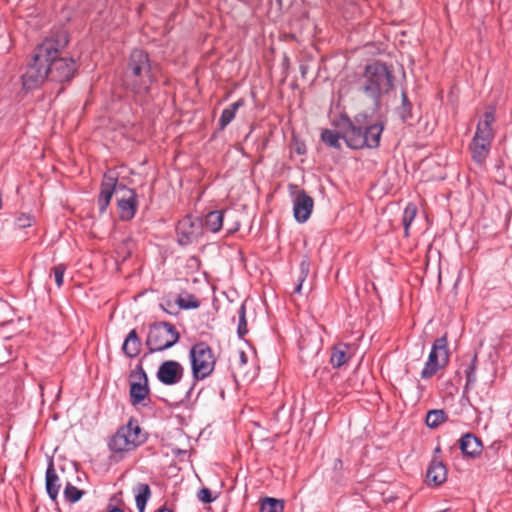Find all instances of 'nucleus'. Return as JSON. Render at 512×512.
<instances>
[{"mask_svg":"<svg viewBox=\"0 0 512 512\" xmlns=\"http://www.w3.org/2000/svg\"><path fill=\"white\" fill-rule=\"evenodd\" d=\"M333 467H334V469H335V470H340V469H342V467H343V462H342V460H341L340 458L335 459V461H334V466H333Z\"/></svg>","mask_w":512,"mask_h":512,"instance_id":"39","label":"nucleus"},{"mask_svg":"<svg viewBox=\"0 0 512 512\" xmlns=\"http://www.w3.org/2000/svg\"><path fill=\"white\" fill-rule=\"evenodd\" d=\"M225 210H214L208 212L203 222V229L206 228L212 233L219 232L223 227Z\"/></svg>","mask_w":512,"mask_h":512,"instance_id":"21","label":"nucleus"},{"mask_svg":"<svg viewBox=\"0 0 512 512\" xmlns=\"http://www.w3.org/2000/svg\"><path fill=\"white\" fill-rule=\"evenodd\" d=\"M147 440V433L142 430L137 419L131 417L127 424L120 426L116 432L108 439L109 450L124 458L144 444Z\"/></svg>","mask_w":512,"mask_h":512,"instance_id":"6","label":"nucleus"},{"mask_svg":"<svg viewBox=\"0 0 512 512\" xmlns=\"http://www.w3.org/2000/svg\"><path fill=\"white\" fill-rule=\"evenodd\" d=\"M239 227H240V225L237 223L234 227H232V228H230V229L228 230V234H233V233H235L236 231H238V230H239Z\"/></svg>","mask_w":512,"mask_h":512,"instance_id":"43","label":"nucleus"},{"mask_svg":"<svg viewBox=\"0 0 512 512\" xmlns=\"http://www.w3.org/2000/svg\"><path fill=\"white\" fill-rule=\"evenodd\" d=\"M358 92L371 99L378 107L382 97L389 94L395 86L393 66L381 60L365 65L362 74L355 82Z\"/></svg>","mask_w":512,"mask_h":512,"instance_id":"4","label":"nucleus"},{"mask_svg":"<svg viewBox=\"0 0 512 512\" xmlns=\"http://www.w3.org/2000/svg\"><path fill=\"white\" fill-rule=\"evenodd\" d=\"M177 243L186 247L197 242L203 235V222L201 218L186 215L176 225Z\"/></svg>","mask_w":512,"mask_h":512,"instance_id":"11","label":"nucleus"},{"mask_svg":"<svg viewBox=\"0 0 512 512\" xmlns=\"http://www.w3.org/2000/svg\"><path fill=\"white\" fill-rule=\"evenodd\" d=\"M417 206L414 203H408L404 209L402 216V224L404 227V236L409 237V229L417 215Z\"/></svg>","mask_w":512,"mask_h":512,"instance_id":"29","label":"nucleus"},{"mask_svg":"<svg viewBox=\"0 0 512 512\" xmlns=\"http://www.w3.org/2000/svg\"><path fill=\"white\" fill-rule=\"evenodd\" d=\"M154 512H174V511L170 508H167L166 506H162L159 509L155 510Z\"/></svg>","mask_w":512,"mask_h":512,"instance_id":"42","label":"nucleus"},{"mask_svg":"<svg viewBox=\"0 0 512 512\" xmlns=\"http://www.w3.org/2000/svg\"><path fill=\"white\" fill-rule=\"evenodd\" d=\"M337 129H322L320 139L327 146L341 150L340 140L353 150L364 148L376 149L380 146L381 136L385 128L383 120L371 121L367 114L360 113L351 119L347 114L341 113L332 121Z\"/></svg>","mask_w":512,"mask_h":512,"instance_id":"2","label":"nucleus"},{"mask_svg":"<svg viewBox=\"0 0 512 512\" xmlns=\"http://www.w3.org/2000/svg\"><path fill=\"white\" fill-rule=\"evenodd\" d=\"M156 376L160 383L173 386L182 380L184 368L176 360H165L159 365Z\"/></svg>","mask_w":512,"mask_h":512,"instance_id":"12","label":"nucleus"},{"mask_svg":"<svg viewBox=\"0 0 512 512\" xmlns=\"http://www.w3.org/2000/svg\"><path fill=\"white\" fill-rule=\"evenodd\" d=\"M8 361H9L8 359L0 358V364H2V363H6V362H8Z\"/></svg>","mask_w":512,"mask_h":512,"instance_id":"47","label":"nucleus"},{"mask_svg":"<svg viewBox=\"0 0 512 512\" xmlns=\"http://www.w3.org/2000/svg\"><path fill=\"white\" fill-rule=\"evenodd\" d=\"M197 498L204 504H210L216 499V497L212 496L210 489L207 487H202L198 491Z\"/></svg>","mask_w":512,"mask_h":512,"instance_id":"36","label":"nucleus"},{"mask_svg":"<svg viewBox=\"0 0 512 512\" xmlns=\"http://www.w3.org/2000/svg\"><path fill=\"white\" fill-rule=\"evenodd\" d=\"M485 456L489 457V451L488 450L485 452Z\"/></svg>","mask_w":512,"mask_h":512,"instance_id":"50","label":"nucleus"},{"mask_svg":"<svg viewBox=\"0 0 512 512\" xmlns=\"http://www.w3.org/2000/svg\"><path fill=\"white\" fill-rule=\"evenodd\" d=\"M180 339L176 327L166 321L154 322L149 325L145 345L149 353L165 351L174 346Z\"/></svg>","mask_w":512,"mask_h":512,"instance_id":"7","label":"nucleus"},{"mask_svg":"<svg viewBox=\"0 0 512 512\" xmlns=\"http://www.w3.org/2000/svg\"><path fill=\"white\" fill-rule=\"evenodd\" d=\"M350 350L351 345L347 343L339 342L333 345L330 355V364L333 368H340L349 362L352 357Z\"/></svg>","mask_w":512,"mask_h":512,"instance_id":"17","label":"nucleus"},{"mask_svg":"<svg viewBox=\"0 0 512 512\" xmlns=\"http://www.w3.org/2000/svg\"><path fill=\"white\" fill-rule=\"evenodd\" d=\"M156 65L153 66L150 55L140 48L133 49L124 66L121 82L123 88L133 95L136 103H141L150 94L153 83L157 81Z\"/></svg>","mask_w":512,"mask_h":512,"instance_id":"3","label":"nucleus"},{"mask_svg":"<svg viewBox=\"0 0 512 512\" xmlns=\"http://www.w3.org/2000/svg\"><path fill=\"white\" fill-rule=\"evenodd\" d=\"M34 221V218L28 214H21L16 219V224L19 228L24 229L30 227Z\"/></svg>","mask_w":512,"mask_h":512,"instance_id":"37","label":"nucleus"},{"mask_svg":"<svg viewBox=\"0 0 512 512\" xmlns=\"http://www.w3.org/2000/svg\"><path fill=\"white\" fill-rule=\"evenodd\" d=\"M133 492L135 494L136 507L139 512H144L146 504L151 497V489L147 483H138Z\"/></svg>","mask_w":512,"mask_h":512,"instance_id":"23","label":"nucleus"},{"mask_svg":"<svg viewBox=\"0 0 512 512\" xmlns=\"http://www.w3.org/2000/svg\"><path fill=\"white\" fill-rule=\"evenodd\" d=\"M284 500L265 497L260 502V512H283Z\"/></svg>","mask_w":512,"mask_h":512,"instance_id":"28","label":"nucleus"},{"mask_svg":"<svg viewBox=\"0 0 512 512\" xmlns=\"http://www.w3.org/2000/svg\"><path fill=\"white\" fill-rule=\"evenodd\" d=\"M310 271V258L308 255H304L299 263V269L295 279V287L293 293L300 294L302 286Z\"/></svg>","mask_w":512,"mask_h":512,"instance_id":"24","label":"nucleus"},{"mask_svg":"<svg viewBox=\"0 0 512 512\" xmlns=\"http://www.w3.org/2000/svg\"><path fill=\"white\" fill-rule=\"evenodd\" d=\"M84 491L78 489L76 486L72 485L71 483H67L64 488V497L66 501L70 503H75L81 499L83 496Z\"/></svg>","mask_w":512,"mask_h":512,"instance_id":"31","label":"nucleus"},{"mask_svg":"<svg viewBox=\"0 0 512 512\" xmlns=\"http://www.w3.org/2000/svg\"><path fill=\"white\" fill-rule=\"evenodd\" d=\"M290 188H297V185H290Z\"/></svg>","mask_w":512,"mask_h":512,"instance_id":"51","label":"nucleus"},{"mask_svg":"<svg viewBox=\"0 0 512 512\" xmlns=\"http://www.w3.org/2000/svg\"><path fill=\"white\" fill-rule=\"evenodd\" d=\"M304 342H305V339L302 338V340L300 341V350L303 351L304 350Z\"/></svg>","mask_w":512,"mask_h":512,"instance_id":"45","label":"nucleus"},{"mask_svg":"<svg viewBox=\"0 0 512 512\" xmlns=\"http://www.w3.org/2000/svg\"><path fill=\"white\" fill-rule=\"evenodd\" d=\"M450 361V350L448 346V336L445 333L437 338L431 347L428 359L421 371L422 379H430L441 369H444Z\"/></svg>","mask_w":512,"mask_h":512,"instance_id":"9","label":"nucleus"},{"mask_svg":"<svg viewBox=\"0 0 512 512\" xmlns=\"http://www.w3.org/2000/svg\"><path fill=\"white\" fill-rule=\"evenodd\" d=\"M119 505H124V501L122 499V492H118L114 494L109 501L107 511L106 512H124Z\"/></svg>","mask_w":512,"mask_h":512,"instance_id":"34","label":"nucleus"},{"mask_svg":"<svg viewBox=\"0 0 512 512\" xmlns=\"http://www.w3.org/2000/svg\"><path fill=\"white\" fill-rule=\"evenodd\" d=\"M2 347H3V345H2V344H0V348H2Z\"/></svg>","mask_w":512,"mask_h":512,"instance_id":"52","label":"nucleus"},{"mask_svg":"<svg viewBox=\"0 0 512 512\" xmlns=\"http://www.w3.org/2000/svg\"><path fill=\"white\" fill-rule=\"evenodd\" d=\"M66 268L67 267L65 264L60 263L51 269L52 273L54 274L55 282L58 287H61L63 285V277H64V273L66 271Z\"/></svg>","mask_w":512,"mask_h":512,"instance_id":"35","label":"nucleus"},{"mask_svg":"<svg viewBox=\"0 0 512 512\" xmlns=\"http://www.w3.org/2000/svg\"><path fill=\"white\" fill-rule=\"evenodd\" d=\"M478 368V354L475 352L470 359V363L466 366L464 373L466 383L464 386V393L468 391L477 381L476 371Z\"/></svg>","mask_w":512,"mask_h":512,"instance_id":"25","label":"nucleus"},{"mask_svg":"<svg viewBox=\"0 0 512 512\" xmlns=\"http://www.w3.org/2000/svg\"><path fill=\"white\" fill-rule=\"evenodd\" d=\"M245 99L239 98L236 102L230 104L227 108H225L221 116L218 120V128L219 130H224L235 118L236 112L239 108L245 106Z\"/></svg>","mask_w":512,"mask_h":512,"instance_id":"22","label":"nucleus"},{"mask_svg":"<svg viewBox=\"0 0 512 512\" xmlns=\"http://www.w3.org/2000/svg\"><path fill=\"white\" fill-rule=\"evenodd\" d=\"M68 44L69 35L66 31H58L38 44L21 76L23 89L35 90L46 79L61 85L70 84L78 74L79 65L75 59L61 56Z\"/></svg>","mask_w":512,"mask_h":512,"instance_id":"1","label":"nucleus"},{"mask_svg":"<svg viewBox=\"0 0 512 512\" xmlns=\"http://www.w3.org/2000/svg\"><path fill=\"white\" fill-rule=\"evenodd\" d=\"M494 122L495 109L493 107H490L488 110L484 112L483 119L478 122L473 138L492 143L495 137V132L492 127Z\"/></svg>","mask_w":512,"mask_h":512,"instance_id":"14","label":"nucleus"},{"mask_svg":"<svg viewBox=\"0 0 512 512\" xmlns=\"http://www.w3.org/2000/svg\"><path fill=\"white\" fill-rule=\"evenodd\" d=\"M413 105L408 98L405 90L401 92V105L397 108V114L403 123H408L413 119L412 113Z\"/></svg>","mask_w":512,"mask_h":512,"instance_id":"26","label":"nucleus"},{"mask_svg":"<svg viewBox=\"0 0 512 512\" xmlns=\"http://www.w3.org/2000/svg\"><path fill=\"white\" fill-rule=\"evenodd\" d=\"M319 349H320L319 346H317L313 353L316 355L318 353Z\"/></svg>","mask_w":512,"mask_h":512,"instance_id":"48","label":"nucleus"},{"mask_svg":"<svg viewBox=\"0 0 512 512\" xmlns=\"http://www.w3.org/2000/svg\"><path fill=\"white\" fill-rule=\"evenodd\" d=\"M175 305H177L175 300L171 299L169 296L163 297L159 304L160 308L169 315H177L179 313Z\"/></svg>","mask_w":512,"mask_h":512,"instance_id":"33","label":"nucleus"},{"mask_svg":"<svg viewBox=\"0 0 512 512\" xmlns=\"http://www.w3.org/2000/svg\"><path fill=\"white\" fill-rule=\"evenodd\" d=\"M448 420L447 413L442 409H432L426 414L425 423L429 428H437Z\"/></svg>","mask_w":512,"mask_h":512,"instance_id":"27","label":"nucleus"},{"mask_svg":"<svg viewBox=\"0 0 512 512\" xmlns=\"http://www.w3.org/2000/svg\"><path fill=\"white\" fill-rule=\"evenodd\" d=\"M175 302L178 308L183 310L197 309L201 305L200 300L194 294L190 293H188L185 298L179 295L175 299Z\"/></svg>","mask_w":512,"mask_h":512,"instance_id":"30","label":"nucleus"},{"mask_svg":"<svg viewBox=\"0 0 512 512\" xmlns=\"http://www.w3.org/2000/svg\"><path fill=\"white\" fill-rule=\"evenodd\" d=\"M314 200L305 190H299L293 200V214L298 223H305L313 210Z\"/></svg>","mask_w":512,"mask_h":512,"instance_id":"13","label":"nucleus"},{"mask_svg":"<svg viewBox=\"0 0 512 512\" xmlns=\"http://www.w3.org/2000/svg\"><path fill=\"white\" fill-rule=\"evenodd\" d=\"M426 479L428 485L440 486L447 480V467L438 457L434 456L429 463Z\"/></svg>","mask_w":512,"mask_h":512,"instance_id":"15","label":"nucleus"},{"mask_svg":"<svg viewBox=\"0 0 512 512\" xmlns=\"http://www.w3.org/2000/svg\"><path fill=\"white\" fill-rule=\"evenodd\" d=\"M299 68H300L301 75L304 77L307 73L308 66L305 64H301Z\"/></svg>","mask_w":512,"mask_h":512,"instance_id":"41","label":"nucleus"},{"mask_svg":"<svg viewBox=\"0 0 512 512\" xmlns=\"http://www.w3.org/2000/svg\"><path fill=\"white\" fill-rule=\"evenodd\" d=\"M194 386H195V383L190 387V389L187 391L186 393V397L189 398L191 393H192V390L194 389Z\"/></svg>","mask_w":512,"mask_h":512,"instance_id":"44","label":"nucleus"},{"mask_svg":"<svg viewBox=\"0 0 512 512\" xmlns=\"http://www.w3.org/2000/svg\"><path fill=\"white\" fill-rule=\"evenodd\" d=\"M238 327L237 333L240 338H243L248 333L247 320H246V307L242 304L238 310Z\"/></svg>","mask_w":512,"mask_h":512,"instance_id":"32","label":"nucleus"},{"mask_svg":"<svg viewBox=\"0 0 512 512\" xmlns=\"http://www.w3.org/2000/svg\"><path fill=\"white\" fill-rule=\"evenodd\" d=\"M293 148L298 155H305L307 152L306 144L304 141L293 138Z\"/></svg>","mask_w":512,"mask_h":512,"instance_id":"38","label":"nucleus"},{"mask_svg":"<svg viewBox=\"0 0 512 512\" xmlns=\"http://www.w3.org/2000/svg\"><path fill=\"white\" fill-rule=\"evenodd\" d=\"M61 485L54 468L53 460H50L46 470V491L52 501H56Z\"/></svg>","mask_w":512,"mask_h":512,"instance_id":"19","label":"nucleus"},{"mask_svg":"<svg viewBox=\"0 0 512 512\" xmlns=\"http://www.w3.org/2000/svg\"><path fill=\"white\" fill-rule=\"evenodd\" d=\"M491 144V142L473 138L469 146L473 161L479 164L483 163L489 155Z\"/></svg>","mask_w":512,"mask_h":512,"instance_id":"20","label":"nucleus"},{"mask_svg":"<svg viewBox=\"0 0 512 512\" xmlns=\"http://www.w3.org/2000/svg\"><path fill=\"white\" fill-rule=\"evenodd\" d=\"M434 452H435V454H436V453H440V452H441V448H440V446H437V447L435 448Z\"/></svg>","mask_w":512,"mask_h":512,"instance_id":"46","label":"nucleus"},{"mask_svg":"<svg viewBox=\"0 0 512 512\" xmlns=\"http://www.w3.org/2000/svg\"><path fill=\"white\" fill-rule=\"evenodd\" d=\"M458 442L462 454L467 458H476L483 450L481 439L473 433L462 435Z\"/></svg>","mask_w":512,"mask_h":512,"instance_id":"16","label":"nucleus"},{"mask_svg":"<svg viewBox=\"0 0 512 512\" xmlns=\"http://www.w3.org/2000/svg\"><path fill=\"white\" fill-rule=\"evenodd\" d=\"M117 195V208L119 218L122 221H130L134 218L138 208V197L134 189L118 183V176L108 171L104 173L98 195V206L100 214L106 212L113 194Z\"/></svg>","mask_w":512,"mask_h":512,"instance_id":"5","label":"nucleus"},{"mask_svg":"<svg viewBox=\"0 0 512 512\" xmlns=\"http://www.w3.org/2000/svg\"><path fill=\"white\" fill-rule=\"evenodd\" d=\"M239 358H240V362L241 364H246L247 363V355L244 351H240V354H239Z\"/></svg>","mask_w":512,"mask_h":512,"instance_id":"40","label":"nucleus"},{"mask_svg":"<svg viewBox=\"0 0 512 512\" xmlns=\"http://www.w3.org/2000/svg\"><path fill=\"white\" fill-rule=\"evenodd\" d=\"M64 89H65V88H64V86H62V87L60 88V90H59V93L63 92V91H64Z\"/></svg>","mask_w":512,"mask_h":512,"instance_id":"49","label":"nucleus"},{"mask_svg":"<svg viewBox=\"0 0 512 512\" xmlns=\"http://www.w3.org/2000/svg\"><path fill=\"white\" fill-rule=\"evenodd\" d=\"M191 372L194 382L209 377L216 365V356L211 346L205 341L193 344L189 351Z\"/></svg>","mask_w":512,"mask_h":512,"instance_id":"8","label":"nucleus"},{"mask_svg":"<svg viewBox=\"0 0 512 512\" xmlns=\"http://www.w3.org/2000/svg\"><path fill=\"white\" fill-rule=\"evenodd\" d=\"M129 378L131 379L129 389L131 405L149 406L151 404V398L148 376L141 363L131 371Z\"/></svg>","mask_w":512,"mask_h":512,"instance_id":"10","label":"nucleus"},{"mask_svg":"<svg viewBox=\"0 0 512 512\" xmlns=\"http://www.w3.org/2000/svg\"><path fill=\"white\" fill-rule=\"evenodd\" d=\"M142 342L135 329H132L125 338L122 351L128 358H135L141 352Z\"/></svg>","mask_w":512,"mask_h":512,"instance_id":"18","label":"nucleus"}]
</instances>
